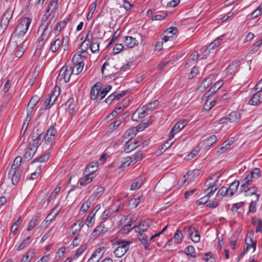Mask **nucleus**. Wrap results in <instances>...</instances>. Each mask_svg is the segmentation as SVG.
Instances as JSON below:
<instances>
[{"label": "nucleus", "instance_id": "46", "mask_svg": "<svg viewBox=\"0 0 262 262\" xmlns=\"http://www.w3.org/2000/svg\"><path fill=\"white\" fill-rule=\"evenodd\" d=\"M183 236L180 230L177 229L174 234V239L176 243H181L182 241Z\"/></svg>", "mask_w": 262, "mask_h": 262}, {"label": "nucleus", "instance_id": "47", "mask_svg": "<svg viewBox=\"0 0 262 262\" xmlns=\"http://www.w3.org/2000/svg\"><path fill=\"white\" fill-rule=\"evenodd\" d=\"M30 239H31L30 236H28L27 238L24 239L23 240V242L17 247V250L20 251V250L24 249L25 247H26L27 246V245H28L30 243V242H31Z\"/></svg>", "mask_w": 262, "mask_h": 262}, {"label": "nucleus", "instance_id": "17", "mask_svg": "<svg viewBox=\"0 0 262 262\" xmlns=\"http://www.w3.org/2000/svg\"><path fill=\"white\" fill-rule=\"evenodd\" d=\"M123 42L125 46L129 48H133L138 45L136 38L132 36H125Z\"/></svg>", "mask_w": 262, "mask_h": 262}, {"label": "nucleus", "instance_id": "13", "mask_svg": "<svg viewBox=\"0 0 262 262\" xmlns=\"http://www.w3.org/2000/svg\"><path fill=\"white\" fill-rule=\"evenodd\" d=\"M252 96L249 103L253 105H257L262 102V91L258 90Z\"/></svg>", "mask_w": 262, "mask_h": 262}, {"label": "nucleus", "instance_id": "63", "mask_svg": "<svg viewBox=\"0 0 262 262\" xmlns=\"http://www.w3.org/2000/svg\"><path fill=\"white\" fill-rule=\"evenodd\" d=\"M206 262H215V258L212 256L211 252L206 253L204 257Z\"/></svg>", "mask_w": 262, "mask_h": 262}, {"label": "nucleus", "instance_id": "25", "mask_svg": "<svg viewBox=\"0 0 262 262\" xmlns=\"http://www.w3.org/2000/svg\"><path fill=\"white\" fill-rule=\"evenodd\" d=\"M228 121L231 123H236L241 119L240 114L237 112H232L228 115Z\"/></svg>", "mask_w": 262, "mask_h": 262}, {"label": "nucleus", "instance_id": "14", "mask_svg": "<svg viewBox=\"0 0 262 262\" xmlns=\"http://www.w3.org/2000/svg\"><path fill=\"white\" fill-rule=\"evenodd\" d=\"M37 149L36 148L33 147L29 145L28 148L26 149L25 152L23 156L24 161H29L34 156Z\"/></svg>", "mask_w": 262, "mask_h": 262}, {"label": "nucleus", "instance_id": "55", "mask_svg": "<svg viewBox=\"0 0 262 262\" xmlns=\"http://www.w3.org/2000/svg\"><path fill=\"white\" fill-rule=\"evenodd\" d=\"M200 150V149L199 146L196 147L189 155L187 156V160H190L195 157L196 155H198Z\"/></svg>", "mask_w": 262, "mask_h": 262}, {"label": "nucleus", "instance_id": "54", "mask_svg": "<svg viewBox=\"0 0 262 262\" xmlns=\"http://www.w3.org/2000/svg\"><path fill=\"white\" fill-rule=\"evenodd\" d=\"M249 238L248 234L247 235L246 238L245 239V243L247 245V243L250 245V248L252 247L253 248V251H255L256 248V244L257 242L255 241H253L251 236L250 237V243H248V238Z\"/></svg>", "mask_w": 262, "mask_h": 262}, {"label": "nucleus", "instance_id": "52", "mask_svg": "<svg viewBox=\"0 0 262 262\" xmlns=\"http://www.w3.org/2000/svg\"><path fill=\"white\" fill-rule=\"evenodd\" d=\"M140 203V198L139 196L135 195V197L129 201V204L132 205L134 208L136 207Z\"/></svg>", "mask_w": 262, "mask_h": 262}, {"label": "nucleus", "instance_id": "45", "mask_svg": "<svg viewBox=\"0 0 262 262\" xmlns=\"http://www.w3.org/2000/svg\"><path fill=\"white\" fill-rule=\"evenodd\" d=\"M238 66V62L237 61H235V62H233L232 63L229 64L226 69L227 73L230 75L232 74L234 72L235 70Z\"/></svg>", "mask_w": 262, "mask_h": 262}, {"label": "nucleus", "instance_id": "5", "mask_svg": "<svg viewBox=\"0 0 262 262\" xmlns=\"http://www.w3.org/2000/svg\"><path fill=\"white\" fill-rule=\"evenodd\" d=\"M71 70V67H69V68L68 66L65 64L61 69L58 76V79L59 80L63 79L65 82H69L70 79V77L72 74Z\"/></svg>", "mask_w": 262, "mask_h": 262}, {"label": "nucleus", "instance_id": "43", "mask_svg": "<svg viewBox=\"0 0 262 262\" xmlns=\"http://www.w3.org/2000/svg\"><path fill=\"white\" fill-rule=\"evenodd\" d=\"M262 13V3L259 5L256 9H255L251 14L252 19H255L260 16Z\"/></svg>", "mask_w": 262, "mask_h": 262}, {"label": "nucleus", "instance_id": "28", "mask_svg": "<svg viewBox=\"0 0 262 262\" xmlns=\"http://www.w3.org/2000/svg\"><path fill=\"white\" fill-rule=\"evenodd\" d=\"M252 178L249 174L247 175L246 178L242 181L241 186V191H244L246 188H247L252 181Z\"/></svg>", "mask_w": 262, "mask_h": 262}, {"label": "nucleus", "instance_id": "30", "mask_svg": "<svg viewBox=\"0 0 262 262\" xmlns=\"http://www.w3.org/2000/svg\"><path fill=\"white\" fill-rule=\"evenodd\" d=\"M97 212V210H93L86 220V224L88 227H92L94 223V217Z\"/></svg>", "mask_w": 262, "mask_h": 262}, {"label": "nucleus", "instance_id": "8", "mask_svg": "<svg viewBox=\"0 0 262 262\" xmlns=\"http://www.w3.org/2000/svg\"><path fill=\"white\" fill-rule=\"evenodd\" d=\"M187 123L188 120L184 119L176 123L171 129L169 138H172L174 135L183 129Z\"/></svg>", "mask_w": 262, "mask_h": 262}, {"label": "nucleus", "instance_id": "34", "mask_svg": "<svg viewBox=\"0 0 262 262\" xmlns=\"http://www.w3.org/2000/svg\"><path fill=\"white\" fill-rule=\"evenodd\" d=\"M149 223L148 222L144 221L141 222L137 227L135 226L134 228H137L139 231L136 230V231L140 233V232H144L145 230H146V229L149 227Z\"/></svg>", "mask_w": 262, "mask_h": 262}, {"label": "nucleus", "instance_id": "40", "mask_svg": "<svg viewBox=\"0 0 262 262\" xmlns=\"http://www.w3.org/2000/svg\"><path fill=\"white\" fill-rule=\"evenodd\" d=\"M143 184V181L142 178H139L136 179L134 182L130 185V189L136 190V189L139 188L142 186Z\"/></svg>", "mask_w": 262, "mask_h": 262}, {"label": "nucleus", "instance_id": "61", "mask_svg": "<svg viewBox=\"0 0 262 262\" xmlns=\"http://www.w3.org/2000/svg\"><path fill=\"white\" fill-rule=\"evenodd\" d=\"M256 190H257V188L256 187H255V186L251 187L245 191V195L246 196H248V195L250 196V195H252L253 194H255V195L256 196V194H257L256 193Z\"/></svg>", "mask_w": 262, "mask_h": 262}, {"label": "nucleus", "instance_id": "37", "mask_svg": "<svg viewBox=\"0 0 262 262\" xmlns=\"http://www.w3.org/2000/svg\"><path fill=\"white\" fill-rule=\"evenodd\" d=\"M11 39L15 42L17 47L24 41V36L17 35L16 33H13L11 36Z\"/></svg>", "mask_w": 262, "mask_h": 262}, {"label": "nucleus", "instance_id": "44", "mask_svg": "<svg viewBox=\"0 0 262 262\" xmlns=\"http://www.w3.org/2000/svg\"><path fill=\"white\" fill-rule=\"evenodd\" d=\"M104 188L103 187H98L93 193L94 198L98 199L104 193Z\"/></svg>", "mask_w": 262, "mask_h": 262}, {"label": "nucleus", "instance_id": "24", "mask_svg": "<svg viewBox=\"0 0 262 262\" xmlns=\"http://www.w3.org/2000/svg\"><path fill=\"white\" fill-rule=\"evenodd\" d=\"M138 238L141 244L144 246L145 250L148 249L149 244L148 243V237L146 234L140 232Z\"/></svg>", "mask_w": 262, "mask_h": 262}, {"label": "nucleus", "instance_id": "32", "mask_svg": "<svg viewBox=\"0 0 262 262\" xmlns=\"http://www.w3.org/2000/svg\"><path fill=\"white\" fill-rule=\"evenodd\" d=\"M252 223L254 225H256V232H260L262 231V221L258 218L254 217L252 219Z\"/></svg>", "mask_w": 262, "mask_h": 262}, {"label": "nucleus", "instance_id": "58", "mask_svg": "<svg viewBox=\"0 0 262 262\" xmlns=\"http://www.w3.org/2000/svg\"><path fill=\"white\" fill-rule=\"evenodd\" d=\"M21 161L22 158L20 156L16 157L14 160L11 168H14L15 169H18Z\"/></svg>", "mask_w": 262, "mask_h": 262}, {"label": "nucleus", "instance_id": "10", "mask_svg": "<svg viewBox=\"0 0 262 262\" xmlns=\"http://www.w3.org/2000/svg\"><path fill=\"white\" fill-rule=\"evenodd\" d=\"M57 130L53 125H51L47 130L45 136L46 144H49L53 140L57 134Z\"/></svg>", "mask_w": 262, "mask_h": 262}, {"label": "nucleus", "instance_id": "49", "mask_svg": "<svg viewBox=\"0 0 262 262\" xmlns=\"http://www.w3.org/2000/svg\"><path fill=\"white\" fill-rule=\"evenodd\" d=\"M215 101L213 100H211L208 98L205 103L203 108L206 111H209L214 105H215Z\"/></svg>", "mask_w": 262, "mask_h": 262}, {"label": "nucleus", "instance_id": "16", "mask_svg": "<svg viewBox=\"0 0 262 262\" xmlns=\"http://www.w3.org/2000/svg\"><path fill=\"white\" fill-rule=\"evenodd\" d=\"M37 136L33 140L32 143L29 144L33 147H36V149L41 145L42 138L45 137L44 136H42L43 132L39 130V129H37Z\"/></svg>", "mask_w": 262, "mask_h": 262}, {"label": "nucleus", "instance_id": "15", "mask_svg": "<svg viewBox=\"0 0 262 262\" xmlns=\"http://www.w3.org/2000/svg\"><path fill=\"white\" fill-rule=\"evenodd\" d=\"M66 107L69 110V112L73 114L78 110L76 102L73 98H70L65 103Z\"/></svg>", "mask_w": 262, "mask_h": 262}, {"label": "nucleus", "instance_id": "60", "mask_svg": "<svg viewBox=\"0 0 262 262\" xmlns=\"http://www.w3.org/2000/svg\"><path fill=\"white\" fill-rule=\"evenodd\" d=\"M39 218L38 216H35L34 217L32 218L30 221L29 224L28 225L27 230L30 231L34 228V227L36 225V222L37 221Z\"/></svg>", "mask_w": 262, "mask_h": 262}, {"label": "nucleus", "instance_id": "20", "mask_svg": "<svg viewBox=\"0 0 262 262\" xmlns=\"http://www.w3.org/2000/svg\"><path fill=\"white\" fill-rule=\"evenodd\" d=\"M84 226V223L83 220H77L76 222H75L72 226V234H74L76 232L79 231L82 227Z\"/></svg>", "mask_w": 262, "mask_h": 262}, {"label": "nucleus", "instance_id": "59", "mask_svg": "<svg viewBox=\"0 0 262 262\" xmlns=\"http://www.w3.org/2000/svg\"><path fill=\"white\" fill-rule=\"evenodd\" d=\"M239 185V182L238 181H234L230 184L229 187L231 188V194H234L237 191Z\"/></svg>", "mask_w": 262, "mask_h": 262}, {"label": "nucleus", "instance_id": "51", "mask_svg": "<svg viewBox=\"0 0 262 262\" xmlns=\"http://www.w3.org/2000/svg\"><path fill=\"white\" fill-rule=\"evenodd\" d=\"M39 97L37 96V95H35V96H33L31 100H30L28 104V107H34L35 106V105L37 104V103H38V102L39 101Z\"/></svg>", "mask_w": 262, "mask_h": 262}, {"label": "nucleus", "instance_id": "35", "mask_svg": "<svg viewBox=\"0 0 262 262\" xmlns=\"http://www.w3.org/2000/svg\"><path fill=\"white\" fill-rule=\"evenodd\" d=\"M259 196V194H256V198L255 201H253L250 203L249 207V211L248 212V213H253L256 211V202L258 201Z\"/></svg>", "mask_w": 262, "mask_h": 262}, {"label": "nucleus", "instance_id": "31", "mask_svg": "<svg viewBox=\"0 0 262 262\" xmlns=\"http://www.w3.org/2000/svg\"><path fill=\"white\" fill-rule=\"evenodd\" d=\"M69 20V19H68L67 21L66 20H63L61 21L57 24V25L55 28V34L58 35L60 33L61 29L62 28H64L66 26V25L68 23V21Z\"/></svg>", "mask_w": 262, "mask_h": 262}, {"label": "nucleus", "instance_id": "23", "mask_svg": "<svg viewBox=\"0 0 262 262\" xmlns=\"http://www.w3.org/2000/svg\"><path fill=\"white\" fill-rule=\"evenodd\" d=\"M107 231V229L104 225L97 226L92 233V237H97L101 233H104Z\"/></svg>", "mask_w": 262, "mask_h": 262}, {"label": "nucleus", "instance_id": "6", "mask_svg": "<svg viewBox=\"0 0 262 262\" xmlns=\"http://www.w3.org/2000/svg\"><path fill=\"white\" fill-rule=\"evenodd\" d=\"M41 32V34L38 39L39 42L48 40L52 33V30L47 29V27L45 26H39L38 32Z\"/></svg>", "mask_w": 262, "mask_h": 262}, {"label": "nucleus", "instance_id": "29", "mask_svg": "<svg viewBox=\"0 0 262 262\" xmlns=\"http://www.w3.org/2000/svg\"><path fill=\"white\" fill-rule=\"evenodd\" d=\"M91 174H84V177L81 178L78 183L81 186H84L90 183L93 180V177H91Z\"/></svg>", "mask_w": 262, "mask_h": 262}, {"label": "nucleus", "instance_id": "62", "mask_svg": "<svg viewBox=\"0 0 262 262\" xmlns=\"http://www.w3.org/2000/svg\"><path fill=\"white\" fill-rule=\"evenodd\" d=\"M60 187H56L53 191L51 193L50 195L48 198V202L51 201L54 198H55L56 195L60 192Z\"/></svg>", "mask_w": 262, "mask_h": 262}, {"label": "nucleus", "instance_id": "1", "mask_svg": "<svg viewBox=\"0 0 262 262\" xmlns=\"http://www.w3.org/2000/svg\"><path fill=\"white\" fill-rule=\"evenodd\" d=\"M116 244L118 246L114 251V254L117 257H121L127 252L129 249L131 242L118 239L116 241Z\"/></svg>", "mask_w": 262, "mask_h": 262}, {"label": "nucleus", "instance_id": "36", "mask_svg": "<svg viewBox=\"0 0 262 262\" xmlns=\"http://www.w3.org/2000/svg\"><path fill=\"white\" fill-rule=\"evenodd\" d=\"M217 141V138L215 135H212L207 137L204 141V144L206 146L210 147Z\"/></svg>", "mask_w": 262, "mask_h": 262}, {"label": "nucleus", "instance_id": "57", "mask_svg": "<svg viewBox=\"0 0 262 262\" xmlns=\"http://www.w3.org/2000/svg\"><path fill=\"white\" fill-rule=\"evenodd\" d=\"M91 205V202L89 200H87L84 202L81 206L80 212L85 213L90 208Z\"/></svg>", "mask_w": 262, "mask_h": 262}, {"label": "nucleus", "instance_id": "19", "mask_svg": "<svg viewBox=\"0 0 262 262\" xmlns=\"http://www.w3.org/2000/svg\"><path fill=\"white\" fill-rule=\"evenodd\" d=\"M99 91H100V85L97 83L93 86L91 91V98L92 100L98 98Z\"/></svg>", "mask_w": 262, "mask_h": 262}, {"label": "nucleus", "instance_id": "2", "mask_svg": "<svg viewBox=\"0 0 262 262\" xmlns=\"http://www.w3.org/2000/svg\"><path fill=\"white\" fill-rule=\"evenodd\" d=\"M57 86L54 88L51 94L47 95V98L44 101L42 106L41 107V110H47L56 101L59 95L60 88L58 87V91H56Z\"/></svg>", "mask_w": 262, "mask_h": 262}, {"label": "nucleus", "instance_id": "21", "mask_svg": "<svg viewBox=\"0 0 262 262\" xmlns=\"http://www.w3.org/2000/svg\"><path fill=\"white\" fill-rule=\"evenodd\" d=\"M224 36V35H222L216 38L214 41L210 43V44L207 47L206 51H207L208 50V51L210 52V50H213L215 49L216 47H218L220 45L222 40H223Z\"/></svg>", "mask_w": 262, "mask_h": 262}, {"label": "nucleus", "instance_id": "7", "mask_svg": "<svg viewBox=\"0 0 262 262\" xmlns=\"http://www.w3.org/2000/svg\"><path fill=\"white\" fill-rule=\"evenodd\" d=\"M13 10L11 8L7 9L1 17V26L2 28L6 29L9 24L10 19L12 16Z\"/></svg>", "mask_w": 262, "mask_h": 262}, {"label": "nucleus", "instance_id": "39", "mask_svg": "<svg viewBox=\"0 0 262 262\" xmlns=\"http://www.w3.org/2000/svg\"><path fill=\"white\" fill-rule=\"evenodd\" d=\"M233 143V140L232 139L227 140L225 141L223 144V146L220 148L219 149L217 150V152L219 153H223L225 151L227 148H228L230 145H231Z\"/></svg>", "mask_w": 262, "mask_h": 262}, {"label": "nucleus", "instance_id": "53", "mask_svg": "<svg viewBox=\"0 0 262 262\" xmlns=\"http://www.w3.org/2000/svg\"><path fill=\"white\" fill-rule=\"evenodd\" d=\"M86 249V245L84 244L81 245V246L77 250L76 253H75L73 259L77 258L80 255H81V254Z\"/></svg>", "mask_w": 262, "mask_h": 262}, {"label": "nucleus", "instance_id": "48", "mask_svg": "<svg viewBox=\"0 0 262 262\" xmlns=\"http://www.w3.org/2000/svg\"><path fill=\"white\" fill-rule=\"evenodd\" d=\"M249 174L251 176L252 178L256 179L261 177V170L258 168H255L253 169Z\"/></svg>", "mask_w": 262, "mask_h": 262}, {"label": "nucleus", "instance_id": "56", "mask_svg": "<svg viewBox=\"0 0 262 262\" xmlns=\"http://www.w3.org/2000/svg\"><path fill=\"white\" fill-rule=\"evenodd\" d=\"M168 14L167 12H163L160 14L156 15L152 17V20H160L166 18Z\"/></svg>", "mask_w": 262, "mask_h": 262}, {"label": "nucleus", "instance_id": "22", "mask_svg": "<svg viewBox=\"0 0 262 262\" xmlns=\"http://www.w3.org/2000/svg\"><path fill=\"white\" fill-rule=\"evenodd\" d=\"M205 185L206 186H208V188L206 190V192L207 193V196H210L212 195L217 189V187L215 184V182H214L212 184H208V182H206L205 183Z\"/></svg>", "mask_w": 262, "mask_h": 262}, {"label": "nucleus", "instance_id": "18", "mask_svg": "<svg viewBox=\"0 0 262 262\" xmlns=\"http://www.w3.org/2000/svg\"><path fill=\"white\" fill-rule=\"evenodd\" d=\"M98 169V163L95 162H92L90 163L83 172V174H91L92 175L95 171H97Z\"/></svg>", "mask_w": 262, "mask_h": 262}, {"label": "nucleus", "instance_id": "4", "mask_svg": "<svg viewBox=\"0 0 262 262\" xmlns=\"http://www.w3.org/2000/svg\"><path fill=\"white\" fill-rule=\"evenodd\" d=\"M82 56L81 54H75L72 58V61L74 64L73 69L72 68V74L76 75L79 74L82 70L84 66V63L81 59Z\"/></svg>", "mask_w": 262, "mask_h": 262}, {"label": "nucleus", "instance_id": "50", "mask_svg": "<svg viewBox=\"0 0 262 262\" xmlns=\"http://www.w3.org/2000/svg\"><path fill=\"white\" fill-rule=\"evenodd\" d=\"M89 48L92 53H96L99 50V43L96 40L93 41L89 45Z\"/></svg>", "mask_w": 262, "mask_h": 262}, {"label": "nucleus", "instance_id": "3", "mask_svg": "<svg viewBox=\"0 0 262 262\" xmlns=\"http://www.w3.org/2000/svg\"><path fill=\"white\" fill-rule=\"evenodd\" d=\"M31 21L29 17H25L17 26L13 33H16L17 35L23 36L26 34Z\"/></svg>", "mask_w": 262, "mask_h": 262}, {"label": "nucleus", "instance_id": "33", "mask_svg": "<svg viewBox=\"0 0 262 262\" xmlns=\"http://www.w3.org/2000/svg\"><path fill=\"white\" fill-rule=\"evenodd\" d=\"M184 253L187 256H190L193 258H195L196 257L195 249L191 245L188 246L185 249Z\"/></svg>", "mask_w": 262, "mask_h": 262}, {"label": "nucleus", "instance_id": "12", "mask_svg": "<svg viewBox=\"0 0 262 262\" xmlns=\"http://www.w3.org/2000/svg\"><path fill=\"white\" fill-rule=\"evenodd\" d=\"M104 249V247L97 248L92 254L87 262H99L103 255L104 252L102 251Z\"/></svg>", "mask_w": 262, "mask_h": 262}, {"label": "nucleus", "instance_id": "38", "mask_svg": "<svg viewBox=\"0 0 262 262\" xmlns=\"http://www.w3.org/2000/svg\"><path fill=\"white\" fill-rule=\"evenodd\" d=\"M50 155L49 152L46 153V154L40 156L38 158H35L34 160H33L31 162V164H33L36 162H40V163L45 162L48 160V159L50 158Z\"/></svg>", "mask_w": 262, "mask_h": 262}, {"label": "nucleus", "instance_id": "64", "mask_svg": "<svg viewBox=\"0 0 262 262\" xmlns=\"http://www.w3.org/2000/svg\"><path fill=\"white\" fill-rule=\"evenodd\" d=\"M217 195L222 196H228L227 188L225 186L222 187L217 191Z\"/></svg>", "mask_w": 262, "mask_h": 262}, {"label": "nucleus", "instance_id": "26", "mask_svg": "<svg viewBox=\"0 0 262 262\" xmlns=\"http://www.w3.org/2000/svg\"><path fill=\"white\" fill-rule=\"evenodd\" d=\"M35 253V249H29L27 253L23 257L20 262H30L33 257Z\"/></svg>", "mask_w": 262, "mask_h": 262}, {"label": "nucleus", "instance_id": "11", "mask_svg": "<svg viewBox=\"0 0 262 262\" xmlns=\"http://www.w3.org/2000/svg\"><path fill=\"white\" fill-rule=\"evenodd\" d=\"M139 141L137 140H133L132 137L130 138V139L126 142L125 144L124 148V151L126 153H129L134 150L138 147V145H137Z\"/></svg>", "mask_w": 262, "mask_h": 262}, {"label": "nucleus", "instance_id": "41", "mask_svg": "<svg viewBox=\"0 0 262 262\" xmlns=\"http://www.w3.org/2000/svg\"><path fill=\"white\" fill-rule=\"evenodd\" d=\"M159 105V102L158 100L149 103L145 107L146 110L150 114L154 110H155Z\"/></svg>", "mask_w": 262, "mask_h": 262}, {"label": "nucleus", "instance_id": "27", "mask_svg": "<svg viewBox=\"0 0 262 262\" xmlns=\"http://www.w3.org/2000/svg\"><path fill=\"white\" fill-rule=\"evenodd\" d=\"M61 45V40L58 38L51 43L50 50L53 53H55L59 49Z\"/></svg>", "mask_w": 262, "mask_h": 262}, {"label": "nucleus", "instance_id": "42", "mask_svg": "<svg viewBox=\"0 0 262 262\" xmlns=\"http://www.w3.org/2000/svg\"><path fill=\"white\" fill-rule=\"evenodd\" d=\"M96 39L93 38V34L91 32V30H89L88 31L87 35L85 37V39L83 42L82 43V45L80 46V47H82L83 45L88 42V43H86V46H88L89 45V43H92V42H93V41H96Z\"/></svg>", "mask_w": 262, "mask_h": 262}, {"label": "nucleus", "instance_id": "9", "mask_svg": "<svg viewBox=\"0 0 262 262\" xmlns=\"http://www.w3.org/2000/svg\"><path fill=\"white\" fill-rule=\"evenodd\" d=\"M21 173V170L19 169H15L14 168H11L9 172L8 176L9 177H11L12 183L13 185L17 184L20 178Z\"/></svg>", "mask_w": 262, "mask_h": 262}]
</instances>
